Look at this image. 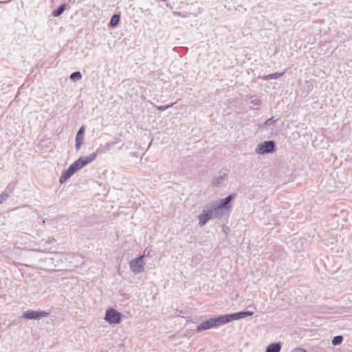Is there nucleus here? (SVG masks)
Instances as JSON below:
<instances>
[{
    "instance_id": "obj_5",
    "label": "nucleus",
    "mask_w": 352,
    "mask_h": 352,
    "mask_svg": "<svg viewBox=\"0 0 352 352\" xmlns=\"http://www.w3.org/2000/svg\"><path fill=\"white\" fill-rule=\"evenodd\" d=\"M275 151V143L274 141H265L258 144L255 151L257 154L264 155L270 153Z\"/></svg>"
},
{
    "instance_id": "obj_14",
    "label": "nucleus",
    "mask_w": 352,
    "mask_h": 352,
    "mask_svg": "<svg viewBox=\"0 0 352 352\" xmlns=\"http://www.w3.org/2000/svg\"><path fill=\"white\" fill-rule=\"evenodd\" d=\"M66 6H67V5L65 3L62 4L61 6H60L57 10H54L52 12V16H58L60 14H62L63 13V12L65 10Z\"/></svg>"
},
{
    "instance_id": "obj_19",
    "label": "nucleus",
    "mask_w": 352,
    "mask_h": 352,
    "mask_svg": "<svg viewBox=\"0 0 352 352\" xmlns=\"http://www.w3.org/2000/svg\"><path fill=\"white\" fill-rule=\"evenodd\" d=\"M82 78V75L80 74V72H75L74 73H72L70 76V78L71 80H80Z\"/></svg>"
},
{
    "instance_id": "obj_15",
    "label": "nucleus",
    "mask_w": 352,
    "mask_h": 352,
    "mask_svg": "<svg viewBox=\"0 0 352 352\" xmlns=\"http://www.w3.org/2000/svg\"><path fill=\"white\" fill-rule=\"evenodd\" d=\"M226 177V175L218 176L212 179V184L214 186H218L225 181Z\"/></svg>"
},
{
    "instance_id": "obj_3",
    "label": "nucleus",
    "mask_w": 352,
    "mask_h": 352,
    "mask_svg": "<svg viewBox=\"0 0 352 352\" xmlns=\"http://www.w3.org/2000/svg\"><path fill=\"white\" fill-rule=\"evenodd\" d=\"M104 320L110 324H118L122 322V314L113 308L106 310Z\"/></svg>"
},
{
    "instance_id": "obj_24",
    "label": "nucleus",
    "mask_w": 352,
    "mask_h": 352,
    "mask_svg": "<svg viewBox=\"0 0 352 352\" xmlns=\"http://www.w3.org/2000/svg\"><path fill=\"white\" fill-rule=\"evenodd\" d=\"M276 120H274V118H270L265 122V125H271L273 122H275Z\"/></svg>"
},
{
    "instance_id": "obj_8",
    "label": "nucleus",
    "mask_w": 352,
    "mask_h": 352,
    "mask_svg": "<svg viewBox=\"0 0 352 352\" xmlns=\"http://www.w3.org/2000/svg\"><path fill=\"white\" fill-rule=\"evenodd\" d=\"M49 313L46 311L28 310L23 312L22 318L28 320L39 319L42 317H47Z\"/></svg>"
},
{
    "instance_id": "obj_22",
    "label": "nucleus",
    "mask_w": 352,
    "mask_h": 352,
    "mask_svg": "<svg viewBox=\"0 0 352 352\" xmlns=\"http://www.w3.org/2000/svg\"><path fill=\"white\" fill-rule=\"evenodd\" d=\"M261 103V100L260 98H254V99H252L250 101V104L252 105V106H258L260 105Z\"/></svg>"
},
{
    "instance_id": "obj_10",
    "label": "nucleus",
    "mask_w": 352,
    "mask_h": 352,
    "mask_svg": "<svg viewBox=\"0 0 352 352\" xmlns=\"http://www.w3.org/2000/svg\"><path fill=\"white\" fill-rule=\"evenodd\" d=\"M85 130V126H82L76 134L75 140V147L76 151H78L83 144Z\"/></svg>"
},
{
    "instance_id": "obj_23",
    "label": "nucleus",
    "mask_w": 352,
    "mask_h": 352,
    "mask_svg": "<svg viewBox=\"0 0 352 352\" xmlns=\"http://www.w3.org/2000/svg\"><path fill=\"white\" fill-rule=\"evenodd\" d=\"M14 188V186L10 184L8 185V186L4 192H8V195H9L10 193H12L13 192Z\"/></svg>"
},
{
    "instance_id": "obj_12",
    "label": "nucleus",
    "mask_w": 352,
    "mask_h": 352,
    "mask_svg": "<svg viewBox=\"0 0 352 352\" xmlns=\"http://www.w3.org/2000/svg\"><path fill=\"white\" fill-rule=\"evenodd\" d=\"M118 143V141H113L110 142L106 143L103 146L100 148H98L96 151V152L92 153L91 154H96V157H97L98 154L103 153L107 152L110 149V148Z\"/></svg>"
},
{
    "instance_id": "obj_2",
    "label": "nucleus",
    "mask_w": 352,
    "mask_h": 352,
    "mask_svg": "<svg viewBox=\"0 0 352 352\" xmlns=\"http://www.w3.org/2000/svg\"><path fill=\"white\" fill-rule=\"evenodd\" d=\"M225 324L222 315L217 317L211 318L208 320L200 323L197 328V331L200 332L206 329L217 327Z\"/></svg>"
},
{
    "instance_id": "obj_9",
    "label": "nucleus",
    "mask_w": 352,
    "mask_h": 352,
    "mask_svg": "<svg viewBox=\"0 0 352 352\" xmlns=\"http://www.w3.org/2000/svg\"><path fill=\"white\" fill-rule=\"evenodd\" d=\"M208 205L215 219H221L222 217L224 214V211L217 205V202H211Z\"/></svg>"
},
{
    "instance_id": "obj_20",
    "label": "nucleus",
    "mask_w": 352,
    "mask_h": 352,
    "mask_svg": "<svg viewBox=\"0 0 352 352\" xmlns=\"http://www.w3.org/2000/svg\"><path fill=\"white\" fill-rule=\"evenodd\" d=\"M176 102H175V104ZM174 104V103H172V104H166V105H160V106H157L156 108L157 109L160 110V111H164V110H166L167 109L173 107Z\"/></svg>"
},
{
    "instance_id": "obj_17",
    "label": "nucleus",
    "mask_w": 352,
    "mask_h": 352,
    "mask_svg": "<svg viewBox=\"0 0 352 352\" xmlns=\"http://www.w3.org/2000/svg\"><path fill=\"white\" fill-rule=\"evenodd\" d=\"M120 21V16L118 14H114L111 19L109 26L111 27H115L116 26Z\"/></svg>"
},
{
    "instance_id": "obj_18",
    "label": "nucleus",
    "mask_w": 352,
    "mask_h": 352,
    "mask_svg": "<svg viewBox=\"0 0 352 352\" xmlns=\"http://www.w3.org/2000/svg\"><path fill=\"white\" fill-rule=\"evenodd\" d=\"M342 340L343 338L342 336H337L334 337L333 339L332 340V344L333 345H338L342 343Z\"/></svg>"
},
{
    "instance_id": "obj_28",
    "label": "nucleus",
    "mask_w": 352,
    "mask_h": 352,
    "mask_svg": "<svg viewBox=\"0 0 352 352\" xmlns=\"http://www.w3.org/2000/svg\"><path fill=\"white\" fill-rule=\"evenodd\" d=\"M182 311H179V314H178V315H180V314H182Z\"/></svg>"
},
{
    "instance_id": "obj_1",
    "label": "nucleus",
    "mask_w": 352,
    "mask_h": 352,
    "mask_svg": "<svg viewBox=\"0 0 352 352\" xmlns=\"http://www.w3.org/2000/svg\"><path fill=\"white\" fill-rule=\"evenodd\" d=\"M95 160L96 154H90L88 156L80 157L77 160L72 164L67 170L63 172L60 178V183L63 184L65 182L76 172L80 170L88 164L94 162Z\"/></svg>"
},
{
    "instance_id": "obj_13",
    "label": "nucleus",
    "mask_w": 352,
    "mask_h": 352,
    "mask_svg": "<svg viewBox=\"0 0 352 352\" xmlns=\"http://www.w3.org/2000/svg\"><path fill=\"white\" fill-rule=\"evenodd\" d=\"M281 344L280 342L272 343L267 346L266 352H280Z\"/></svg>"
},
{
    "instance_id": "obj_16",
    "label": "nucleus",
    "mask_w": 352,
    "mask_h": 352,
    "mask_svg": "<svg viewBox=\"0 0 352 352\" xmlns=\"http://www.w3.org/2000/svg\"><path fill=\"white\" fill-rule=\"evenodd\" d=\"M283 75V73H274V74L264 76L263 77V79L266 80H269L271 79H276V78L281 77Z\"/></svg>"
},
{
    "instance_id": "obj_26",
    "label": "nucleus",
    "mask_w": 352,
    "mask_h": 352,
    "mask_svg": "<svg viewBox=\"0 0 352 352\" xmlns=\"http://www.w3.org/2000/svg\"><path fill=\"white\" fill-rule=\"evenodd\" d=\"M148 254H149V252H147V250H145L144 251V252H143V254H142V255H144V257H145L146 256H148Z\"/></svg>"
},
{
    "instance_id": "obj_7",
    "label": "nucleus",
    "mask_w": 352,
    "mask_h": 352,
    "mask_svg": "<svg viewBox=\"0 0 352 352\" xmlns=\"http://www.w3.org/2000/svg\"><path fill=\"white\" fill-rule=\"evenodd\" d=\"M253 315V312L247 311H241L239 313H234L228 315H222L223 318V321L225 324L231 322L232 320H239L247 316H250Z\"/></svg>"
},
{
    "instance_id": "obj_11",
    "label": "nucleus",
    "mask_w": 352,
    "mask_h": 352,
    "mask_svg": "<svg viewBox=\"0 0 352 352\" xmlns=\"http://www.w3.org/2000/svg\"><path fill=\"white\" fill-rule=\"evenodd\" d=\"M235 194L230 195L225 199H222L217 203V205L224 211L229 210L231 208L230 202L235 197Z\"/></svg>"
},
{
    "instance_id": "obj_25",
    "label": "nucleus",
    "mask_w": 352,
    "mask_h": 352,
    "mask_svg": "<svg viewBox=\"0 0 352 352\" xmlns=\"http://www.w3.org/2000/svg\"><path fill=\"white\" fill-rule=\"evenodd\" d=\"M294 352H307V351L305 349L298 347V348L295 349Z\"/></svg>"
},
{
    "instance_id": "obj_4",
    "label": "nucleus",
    "mask_w": 352,
    "mask_h": 352,
    "mask_svg": "<svg viewBox=\"0 0 352 352\" xmlns=\"http://www.w3.org/2000/svg\"><path fill=\"white\" fill-rule=\"evenodd\" d=\"M144 258V255H140L129 262V268L133 274H137L144 271L145 263Z\"/></svg>"
},
{
    "instance_id": "obj_27",
    "label": "nucleus",
    "mask_w": 352,
    "mask_h": 352,
    "mask_svg": "<svg viewBox=\"0 0 352 352\" xmlns=\"http://www.w3.org/2000/svg\"><path fill=\"white\" fill-rule=\"evenodd\" d=\"M10 0H8V1H2V0H0V3H7V2H9Z\"/></svg>"
},
{
    "instance_id": "obj_21",
    "label": "nucleus",
    "mask_w": 352,
    "mask_h": 352,
    "mask_svg": "<svg viewBox=\"0 0 352 352\" xmlns=\"http://www.w3.org/2000/svg\"><path fill=\"white\" fill-rule=\"evenodd\" d=\"M9 197L8 195V192H3L1 195H0V204L3 203V201H5L6 200H7L8 197Z\"/></svg>"
},
{
    "instance_id": "obj_6",
    "label": "nucleus",
    "mask_w": 352,
    "mask_h": 352,
    "mask_svg": "<svg viewBox=\"0 0 352 352\" xmlns=\"http://www.w3.org/2000/svg\"><path fill=\"white\" fill-rule=\"evenodd\" d=\"M215 218L214 217L210 208L207 204L204 207L201 213L198 216L199 225L200 226H204L209 220Z\"/></svg>"
}]
</instances>
